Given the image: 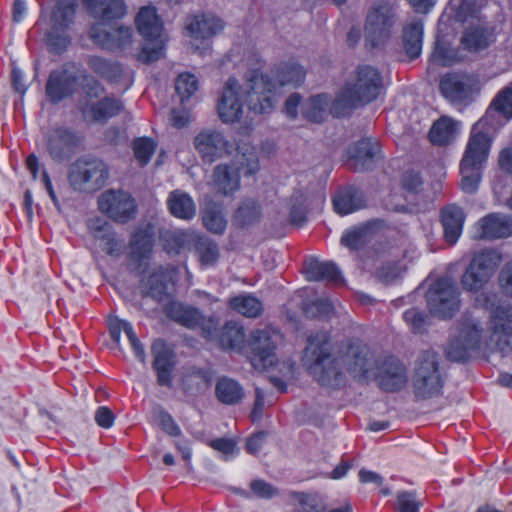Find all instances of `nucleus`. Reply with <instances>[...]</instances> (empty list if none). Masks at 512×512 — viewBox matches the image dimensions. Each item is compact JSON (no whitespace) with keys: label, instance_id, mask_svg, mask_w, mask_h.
I'll use <instances>...</instances> for the list:
<instances>
[{"label":"nucleus","instance_id":"obj_3","mask_svg":"<svg viewBox=\"0 0 512 512\" xmlns=\"http://www.w3.org/2000/svg\"><path fill=\"white\" fill-rule=\"evenodd\" d=\"M195 148L204 162L212 163L237 151V170L244 176L254 175L259 170V160L247 133L238 131L231 142L219 130H203L195 138Z\"/></svg>","mask_w":512,"mask_h":512},{"label":"nucleus","instance_id":"obj_52","mask_svg":"<svg viewBox=\"0 0 512 512\" xmlns=\"http://www.w3.org/2000/svg\"><path fill=\"white\" fill-rule=\"evenodd\" d=\"M205 227L215 234H221L226 228V220L219 206L214 203L207 204L202 215Z\"/></svg>","mask_w":512,"mask_h":512},{"label":"nucleus","instance_id":"obj_10","mask_svg":"<svg viewBox=\"0 0 512 512\" xmlns=\"http://www.w3.org/2000/svg\"><path fill=\"white\" fill-rule=\"evenodd\" d=\"M501 262V255L493 249L476 254L462 275L461 284L467 291L478 292L490 280Z\"/></svg>","mask_w":512,"mask_h":512},{"label":"nucleus","instance_id":"obj_47","mask_svg":"<svg viewBox=\"0 0 512 512\" xmlns=\"http://www.w3.org/2000/svg\"><path fill=\"white\" fill-rule=\"evenodd\" d=\"M77 7L76 0H57L52 12L54 25L67 28L73 23Z\"/></svg>","mask_w":512,"mask_h":512},{"label":"nucleus","instance_id":"obj_33","mask_svg":"<svg viewBox=\"0 0 512 512\" xmlns=\"http://www.w3.org/2000/svg\"><path fill=\"white\" fill-rule=\"evenodd\" d=\"M211 382L212 374L208 369L192 367L183 376V391L189 396H199L210 388Z\"/></svg>","mask_w":512,"mask_h":512},{"label":"nucleus","instance_id":"obj_50","mask_svg":"<svg viewBox=\"0 0 512 512\" xmlns=\"http://www.w3.org/2000/svg\"><path fill=\"white\" fill-rule=\"evenodd\" d=\"M131 148L139 166L144 167L155 153L157 143L148 137H138L132 141Z\"/></svg>","mask_w":512,"mask_h":512},{"label":"nucleus","instance_id":"obj_7","mask_svg":"<svg viewBox=\"0 0 512 512\" xmlns=\"http://www.w3.org/2000/svg\"><path fill=\"white\" fill-rule=\"evenodd\" d=\"M396 22L394 4L377 1L368 10L365 22V40L372 47L383 45L391 36Z\"/></svg>","mask_w":512,"mask_h":512},{"label":"nucleus","instance_id":"obj_15","mask_svg":"<svg viewBox=\"0 0 512 512\" xmlns=\"http://www.w3.org/2000/svg\"><path fill=\"white\" fill-rule=\"evenodd\" d=\"M355 97L366 105L374 101L383 89L381 73L369 65L359 66L355 71V79L344 85Z\"/></svg>","mask_w":512,"mask_h":512},{"label":"nucleus","instance_id":"obj_12","mask_svg":"<svg viewBox=\"0 0 512 512\" xmlns=\"http://www.w3.org/2000/svg\"><path fill=\"white\" fill-rule=\"evenodd\" d=\"M280 334L271 327L256 329L250 333L247 349L251 354L250 360L254 367L266 368L275 362V349Z\"/></svg>","mask_w":512,"mask_h":512},{"label":"nucleus","instance_id":"obj_20","mask_svg":"<svg viewBox=\"0 0 512 512\" xmlns=\"http://www.w3.org/2000/svg\"><path fill=\"white\" fill-rule=\"evenodd\" d=\"M122 108V102L113 96H105L98 101L84 100L79 102V110L82 116L99 124H105L110 118L117 115Z\"/></svg>","mask_w":512,"mask_h":512},{"label":"nucleus","instance_id":"obj_16","mask_svg":"<svg viewBox=\"0 0 512 512\" xmlns=\"http://www.w3.org/2000/svg\"><path fill=\"white\" fill-rule=\"evenodd\" d=\"M475 76L462 72H449L442 76L439 89L442 95L453 104L467 103L476 91Z\"/></svg>","mask_w":512,"mask_h":512},{"label":"nucleus","instance_id":"obj_24","mask_svg":"<svg viewBox=\"0 0 512 512\" xmlns=\"http://www.w3.org/2000/svg\"><path fill=\"white\" fill-rule=\"evenodd\" d=\"M171 274L167 268L159 266L153 270L140 283V291L143 297H150L157 302L169 298L168 287L171 282Z\"/></svg>","mask_w":512,"mask_h":512},{"label":"nucleus","instance_id":"obj_37","mask_svg":"<svg viewBox=\"0 0 512 512\" xmlns=\"http://www.w3.org/2000/svg\"><path fill=\"white\" fill-rule=\"evenodd\" d=\"M215 395L225 405H236L244 398V389L236 380L222 376L215 385Z\"/></svg>","mask_w":512,"mask_h":512},{"label":"nucleus","instance_id":"obj_55","mask_svg":"<svg viewBox=\"0 0 512 512\" xmlns=\"http://www.w3.org/2000/svg\"><path fill=\"white\" fill-rule=\"evenodd\" d=\"M305 77L303 68L295 63L282 64L277 71L279 86L286 84L300 85Z\"/></svg>","mask_w":512,"mask_h":512},{"label":"nucleus","instance_id":"obj_17","mask_svg":"<svg viewBox=\"0 0 512 512\" xmlns=\"http://www.w3.org/2000/svg\"><path fill=\"white\" fill-rule=\"evenodd\" d=\"M89 37L101 49L117 52L132 45L133 30L124 25L107 29L103 24L95 23L89 29Z\"/></svg>","mask_w":512,"mask_h":512},{"label":"nucleus","instance_id":"obj_40","mask_svg":"<svg viewBox=\"0 0 512 512\" xmlns=\"http://www.w3.org/2000/svg\"><path fill=\"white\" fill-rule=\"evenodd\" d=\"M291 499L294 500L292 512H326L327 504L325 499L317 493L291 492Z\"/></svg>","mask_w":512,"mask_h":512},{"label":"nucleus","instance_id":"obj_31","mask_svg":"<svg viewBox=\"0 0 512 512\" xmlns=\"http://www.w3.org/2000/svg\"><path fill=\"white\" fill-rule=\"evenodd\" d=\"M86 64L95 75L109 83H117L123 76L122 65L117 61L98 55H88Z\"/></svg>","mask_w":512,"mask_h":512},{"label":"nucleus","instance_id":"obj_25","mask_svg":"<svg viewBox=\"0 0 512 512\" xmlns=\"http://www.w3.org/2000/svg\"><path fill=\"white\" fill-rule=\"evenodd\" d=\"M89 14L99 20L98 23L106 26V23L121 19L126 14V5L123 0H82Z\"/></svg>","mask_w":512,"mask_h":512},{"label":"nucleus","instance_id":"obj_62","mask_svg":"<svg viewBox=\"0 0 512 512\" xmlns=\"http://www.w3.org/2000/svg\"><path fill=\"white\" fill-rule=\"evenodd\" d=\"M470 349L457 338L452 340L446 350V355L451 361L461 362L469 357Z\"/></svg>","mask_w":512,"mask_h":512},{"label":"nucleus","instance_id":"obj_63","mask_svg":"<svg viewBox=\"0 0 512 512\" xmlns=\"http://www.w3.org/2000/svg\"><path fill=\"white\" fill-rule=\"evenodd\" d=\"M193 122V115L185 107H176L171 110L170 123L175 128H182Z\"/></svg>","mask_w":512,"mask_h":512},{"label":"nucleus","instance_id":"obj_21","mask_svg":"<svg viewBox=\"0 0 512 512\" xmlns=\"http://www.w3.org/2000/svg\"><path fill=\"white\" fill-rule=\"evenodd\" d=\"M224 28V22L211 13L188 15L185 19L187 36L196 40H206L216 36Z\"/></svg>","mask_w":512,"mask_h":512},{"label":"nucleus","instance_id":"obj_34","mask_svg":"<svg viewBox=\"0 0 512 512\" xmlns=\"http://www.w3.org/2000/svg\"><path fill=\"white\" fill-rule=\"evenodd\" d=\"M154 246V232L149 225L138 229L131 237L130 257L132 260L142 262L150 257Z\"/></svg>","mask_w":512,"mask_h":512},{"label":"nucleus","instance_id":"obj_61","mask_svg":"<svg viewBox=\"0 0 512 512\" xmlns=\"http://www.w3.org/2000/svg\"><path fill=\"white\" fill-rule=\"evenodd\" d=\"M420 502L414 492L402 491L397 495V510L399 512H418Z\"/></svg>","mask_w":512,"mask_h":512},{"label":"nucleus","instance_id":"obj_30","mask_svg":"<svg viewBox=\"0 0 512 512\" xmlns=\"http://www.w3.org/2000/svg\"><path fill=\"white\" fill-rule=\"evenodd\" d=\"M465 220L463 210L456 205H447L441 210V223L444 230L445 241L453 245L462 233Z\"/></svg>","mask_w":512,"mask_h":512},{"label":"nucleus","instance_id":"obj_39","mask_svg":"<svg viewBox=\"0 0 512 512\" xmlns=\"http://www.w3.org/2000/svg\"><path fill=\"white\" fill-rule=\"evenodd\" d=\"M329 104L330 98L327 94L312 96L303 103L302 114L308 121L320 124L329 115V111L327 110Z\"/></svg>","mask_w":512,"mask_h":512},{"label":"nucleus","instance_id":"obj_9","mask_svg":"<svg viewBox=\"0 0 512 512\" xmlns=\"http://www.w3.org/2000/svg\"><path fill=\"white\" fill-rule=\"evenodd\" d=\"M430 312L440 318H451L459 309V291L448 277L437 279L426 293Z\"/></svg>","mask_w":512,"mask_h":512},{"label":"nucleus","instance_id":"obj_44","mask_svg":"<svg viewBox=\"0 0 512 512\" xmlns=\"http://www.w3.org/2000/svg\"><path fill=\"white\" fill-rule=\"evenodd\" d=\"M195 254L202 267L213 266L219 258V247L208 237L200 236L196 239Z\"/></svg>","mask_w":512,"mask_h":512},{"label":"nucleus","instance_id":"obj_29","mask_svg":"<svg viewBox=\"0 0 512 512\" xmlns=\"http://www.w3.org/2000/svg\"><path fill=\"white\" fill-rule=\"evenodd\" d=\"M334 209L341 215H347L366 206V196L355 186L341 188L333 197Z\"/></svg>","mask_w":512,"mask_h":512},{"label":"nucleus","instance_id":"obj_2","mask_svg":"<svg viewBox=\"0 0 512 512\" xmlns=\"http://www.w3.org/2000/svg\"><path fill=\"white\" fill-rule=\"evenodd\" d=\"M276 89L275 82L256 70L246 73L242 83L229 77L217 104L219 118L224 124L239 121L244 104L255 114L269 113L276 101Z\"/></svg>","mask_w":512,"mask_h":512},{"label":"nucleus","instance_id":"obj_45","mask_svg":"<svg viewBox=\"0 0 512 512\" xmlns=\"http://www.w3.org/2000/svg\"><path fill=\"white\" fill-rule=\"evenodd\" d=\"M465 60L460 49L451 47L444 41H437L431 55V61L441 66H451Z\"/></svg>","mask_w":512,"mask_h":512},{"label":"nucleus","instance_id":"obj_59","mask_svg":"<svg viewBox=\"0 0 512 512\" xmlns=\"http://www.w3.org/2000/svg\"><path fill=\"white\" fill-rule=\"evenodd\" d=\"M427 314L417 308H411L403 313V319L415 333H422L427 324Z\"/></svg>","mask_w":512,"mask_h":512},{"label":"nucleus","instance_id":"obj_11","mask_svg":"<svg viewBox=\"0 0 512 512\" xmlns=\"http://www.w3.org/2000/svg\"><path fill=\"white\" fill-rule=\"evenodd\" d=\"M97 204L103 214L121 224L134 219L137 213L135 199L123 190H106L98 197Z\"/></svg>","mask_w":512,"mask_h":512},{"label":"nucleus","instance_id":"obj_43","mask_svg":"<svg viewBox=\"0 0 512 512\" xmlns=\"http://www.w3.org/2000/svg\"><path fill=\"white\" fill-rule=\"evenodd\" d=\"M245 342L244 328L236 322L229 321L221 329L219 343L224 349H240Z\"/></svg>","mask_w":512,"mask_h":512},{"label":"nucleus","instance_id":"obj_41","mask_svg":"<svg viewBox=\"0 0 512 512\" xmlns=\"http://www.w3.org/2000/svg\"><path fill=\"white\" fill-rule=\"evenodd\" d=\"M229 307L248 318H256L263 311L262 302L250 294H240L230 298Z\"/></svg>","mask_w":512,"mask_h":512},{"label":"nucleus","instance_id":"obj_51","mask_svg":"<svg viewBox=\"0 0 512 512\" xmlns=\"http://www.w3.org/2000/svg\"><path fill=\"white\" fill-rule=\"evenodd\" d=\"M404 270V267L399 261L388 260L383 261L375 269L374 276L379 282L385 285H390L402 277Z\"/></svg>","mask_w":512,"mask_h":512},{"label":"nucleus","instance_id":"obj_60","mask_svg":"<svg viewBox=\"0 0 512 512\" xmlns=\"http://www.w3.org/2000/svg\"><path fill=\"white\" fill-rule=\"evenodd\" d=\"M80 78L85 81V84L83 85V92L86 97L90 99H98L105 93V87L103 84L93 76L83 72L79 75V79Z\"/></svg>","mask_w":512,"mask_h":512},{"label":"nucleus","instance_id":"obj_56","mask_svg":"<svg viewBox=\"0 0 512 512\" xmlns=\"http://www.w3.org/2000/svg\"><path fill=\"white\" fill-rule=\"evenodd\" d=\"M250 493L251 496L260 498V499H272L279 495V490L277 487L272 484L266 482L263 479H254L250 482ZM245 497H250L248 492L242 491L240 493Z\"/></svg>","mask_w":512,"mask_h":512},{"label":"nucleus","instance_id":"obj_58","mask_svg":"<svg viewBox=\"0 0 512 512\" xmlns=\"http://www.w3.org/2000/svg\"><path fill=\"white\" fill-rule=\"evenodd\" d=\"M367 233V227L349 230L341 237V244L350 249L357 250L365 244Z\"/></svg>","mask_w":512,"mask_h":512},{"label":"nucleus","instance_id":"obj_1","mask_svg":"<svg viewBox=\"0 0 512 512\" xmlns=\"http://www.w3.org/2000/svg\"><path fill=\"white\" fill-rule=\"evenodd\" d=\"M376 361L370 348L358 340L342 344L332 354L330 338L325 331L309 335L303 352V362L309 373L325 386L341 385L343 368L354 378L370 379Z\"/></svg>","mask_w":512,"mask_h":512},{"label":"nucleus","instance_id":"obj_6","mask_svg":"<svg viewBox=\"0 0 512 512\" xmlns=\"http://www.w3.org/2000/svg\"><path fill=\"white\" fill-rule=\"evenodd\" d=\"M136 26L139 33L145 38L138 58L143 63H151L163 55L166 37L163 34V24L154 7H142L138 12Z\"/></svg>","mask_w":512,"mask_h":512},{"label":"nucleus","instance_id":"obj_64","mask_svg":"<svg viewBox=\"0 0 512 512\" xmlns=\"http://www.w3.org/2000/svg\"><path fill=\"white\" fill-rule=\"evenodd\" d=\"M498 283L502 292L512 298V260L508 261L500 270Z\"/></svg>","mask_w":512,"mask_h":512},{"label":"nucleus","instance_id":"obj_22","mask_svg":"<svg viewBox=\"0 0 512 512\" xmlns=\"http://www.w3.org/2000/svg\"><path fill=\"white\" fill-rule=\"evenodd\" d=\"M494 134L488 130L472 131L464 151L462 162L484 168L492 146Z\"/></svg>","mask_w":512,"mask_h":512},{"label":"nucleus","instance_id":"obj_13","mask_svg":"<svg viewBox=\"0 0 512 512\" xmlns=\"http://www.w3.org/2000/svg\"><path fill=\"white\" fill-rule=\"evenodd\" d=\"M79 85V74L74 63H67L61 69L50 72L45 93L51 103H59L73 96Z\"/></svg>","mask_w":512,"mask_h":512},{"label":"nucleus","instance_id":"obj_53","mask_svg":"<svg viewBox=\"0 0 512 512\" xmlns=\"http://www.w3.org/2000/svg\"><path fill=\"white\" fill-rule=\"evenodd\" d=\"M199 89L198 78L189 72H183L175 79V91L181 103L191 98Z\"/></svg>","mask_w":512,"mask_h":512},{"label":"nucleus","instance_id":"obj_28","mask_svg":"<svg viewBox=\"0 0 512 512\" xmlns=\"http://www.w3.org/2000/svg\"><path fill=\"white\" fill-rule=\"evenodd\" d=\"M304 272L310 281H326L333 285H341L344 282L341 272L332 262L308 259L304 262Z\"/></svg>","mask_w":512,"mask_h":512},{"label":"nucleus","instance_id":"obj_27","mask_svg":"<svg viewBox=\"0 0 512 512\" xmlns=\"http://www.w3.org/2000/svg\"><path fill=\"white\" fill-rule=\"evenodd\" d=\"M480 234L483 239L504 238L512 235V217L492 213L483 217L479 222Z\"/></svg>","mask_w":512,"mask_h":512},{"label":"nucleus","instance_id":"obj_49","mask_svg":"<svg viewBox=\"0 0 512 512\" xmlns=\"http://www.w3.org/2000/svg\"><path fill=\"white\" fill-rule=\"evenodd\" d=\"M461 189L469 194L477 191L484 168L460 161Z\"/></svg>","mask_w":512,"mask_h":512},{"label":"nucleus","instance_id":"obj_32","mask_svg":"<svg viewBox=\"0 0 512 512\" xmlns=\"http://www.w3.org/2000/svg\"><path fill=\"white\" fill-rule=\"evenodd\" d=\"M423 23L420 19H413L403 26L402 45L405 54L410 60L418 58L422 50Z\"/></svg>","mask_w":512,"mask_h":512},{"label":"nucleus","instance_id":"obj_46","mask_svg":"<svg viewBox=\"0 0 512 512\" xmlns=\"http://www.w3.org/2000/svg\"><path fill=\"white\" fill-rule=\"evenodd\" d=\"M213 181L217 190L224 195L233 193L239 186L238 175L230 172L227 165H218L215 167Z\"/></svg>","mask_w":512,"mask_h":512},{"label":"nucleus","instance_id":"obj_48","mask_svg":"<svg viewBox=\"0 0 512 512\" xmlns=\"http://www.w3.org/2000/svg\"><path fill=\"white\" fill-rule=\"evenodd\" d=\"M261 216L259 204L251 199L241 203L234 214V222L240 227H247L259 221Z\"/></svg>","mask_w":512,"mask_h":512},{"label":"nucleus","instance_id":"obj_5","mask_svg":"<svg viewBox=\"0 0 512 512\" xmlns=\"http://www.w3.org/2000/svg\"><path fill=\"white\" fill-rule=\"evenodd\" d=\"M109 178L107 164L96 157H80L68 170V182L74 191L94 193L105 186Z\"/></svg>","mask_w":512,"mask_h":512},{"label":"nucleus","instance_id":"obj_4","mask_svg":"<svg viewBox=\"0 0 512 512\" xmlns=\"http://www.w3.org/2000/svg\"><path fill=\"white\" fill-rule=\"evenodd\" d=\"M475 306L489 312L490 342L500 352L508 351L512 337V304L502 302L494 292H481L475 297Z\"/></svg>","mask_w":512,"mask_h":512},{"label":"nucleus","instance_id":"obj_38","mask_svg":"<svg viewBox=\"0 0 512 512\" xmlns=\"http://www.w3.org/2000/svg\"><path fill=\"white\" fill-rule=\"evenodd\" d=\"M496 115L503 117L505 120L512 118V87L505 88L497 95L488 108L484 119L476 123L473 128L479 123H482L483 126L489 124L488 120Z\"/></svg>","mask_w":512,"mask_h":512},{"label":"nucleus","instance_id":"obj_23","mask_svg":"<svg viewBox=\"0 0 512 512\" xmlns=\"http://www.w3.org/2000/svg\"><path fill=\"white\" fill-rule=\"evenodd\" d=\"M81 139L72 130H48L46 147L56 161H63L76 152Z\"/></svg>","mask_w":512,"mask_h":512},{"label":"nucleus","instance_id":"obj_26","mask_svg":"<svg viewBox=\"0 0 512 512\" xmlns=\"http://www.w3.org/2000/svg\"><path fill=\"white\" fill-rule=\"evenodd\" d=\"M153 368L157 373V383L160 386L170 387L172 383L173 353L165 342L157 339L152 343Z\"/></svg>","mask_w":512,"mask_h":512},{"label":"nucleus","instance_id":"obj_42","mask_svg":"<svg viewBox=\"0 0 512 512\" xmlns=\"http://www.w3.org/2000/svg\"><path fill=\"white\" fill-rule=\"evenodd\" d=\"M364 106L345 86L331 103L329 114L335 118L349 116L358 107Z\"/></svg>","mask_w":512,"mask_h":512},{"label":"nucleus","instance_id":"obj_35","mask_svg":"<svg viewBox=\"0 0 512 512\" xmlns=\"http://www.w3.org/2000/svg\"><path fill=\"white\" fill-rule=\"evenodd\" d=\"M167 206L170 213L182 220H191L196 215V205L190 195L176 189L169 193Z\"/></svg>","mask_w":512,"mask_h":512},{"label":"nucleus","instance_id":"obj_14","mask_svg":"<svg viewBox=\"0 0 512 512\" xmlns=\"http://www.w3.org/2000/svg\"><path fill=\"white\" fill-rule=\"evenodd\" d=\"M169 319L186 327L199 329L204 337H211L216 330L217 323L211 317H206L198 309L180 302H171L165 309Z\"/></svg>","mask_w":512,"mask_h":512},{"label":"nucleus","instance_id":"obj_19","mask_svg":"<svg viewBox=\"0 0 512 512\" xmlns=\"http://www.w3.org/2000/svg\"><path fill=\"white\" fill-rule=\"evenodd\" d=\"M380 151L378 139L362 138L348 147L346 166L355 172L369 170Z\"/></svg>","mask_w":512,"mask_h":512},{"label":"nucleus","instance_id":"obj_8","mask_svg":"<svg viewBox=\"0 0 512 512\" xmlns=\"http://www.w3.org/2000/svg\"><path fill=\"white\" fill-rule=\"evenodd\" d=\"M442 386L443 380L437 354L433 351H425L420 357L414 374V393L422 399L431 398L440 394Z\"/></svg>","mask_w":512,"mask_h":512},{"label":"nucleus","instance_id":"obj_36","mask_svg":"<svg viewBox=\"0 0 512 512\" xmlns=\"http://www.w3.org/2000/svg\"><path fill=\"white\" fill-rule=\"evenodd\" d=\"M491 42V35L481 24L467 27L460 39V48L468 52L486 49Z\"/></svg>","mask_w":512,"mask_h":512},{"label":"nucleus","instance_id":"obj_54","mask_svg":"<svg viewBox=\"0 0 512 512\" xmlns=\"http://www.w3.org/2000/svg\"><path fill=\"white\" fill-rule=\"evenodd\" d=\"M481 325L474 320H467L461 325L458 338L465 344L470 350L479 348L482 336Z\"/></svg>","mask_w":512,"mask_h":512},{"label":"nucleus","instance_id":"obj_57","mask_svg":"<svg viewBox=\"0 0 512 512\" xmlns=\"http://www.w3.org/2000/svg\"><path fill=\"white\" fill-rule=\"evenodd\" d=\"M291 202L292 205L289 214L290 222L293 225L301 226L306 221L307 198L303 193L297 192L293 194Z\"/></svg>","mask_w":512,"mask_h":512},{"label":"nucleus","instance_id":"obj_18","mask_svg":"<svg viewBox=\"0 0 512 512\" xmlns=\"http://www.w3.org/2000/svg\"><path fill=\"white\" fill-rule=\"evenodd\" d=\"M371 378L377 379L381 389L387 392L399 391L407 382L405 367L394 357L377 360Z\"/></svg>","mask_w":512,"mask_h":512}]
</instances>
